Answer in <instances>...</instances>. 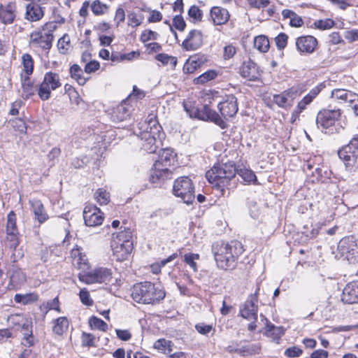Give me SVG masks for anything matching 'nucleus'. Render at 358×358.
Wrapping results in <instances>:
<instances>
[{
	"mask_svg": "<svg viewBox=\"0 0 358 358\" xmlns=\"http://www.w3.org/2000/svg\"><path fill=\"white\" fill-rule=\"evenodd\" d=\"M343 303L348 304L358 303V282H350L344 287L341 296Z\"/></svg>",
	"mask_w": 358,
	"mask_h": 358,
	"instance_id": "5701e85b",
	"label": "nucleus"
},
{
	"mask_svg": "<svg viewBox=\"0 0 358 358\" xmlns=\"http://www.w3.org/2000/svg\"><path fill=\"white\" fill-rule=\"evenodd\" d=\"M354 93L355 92L346 90L345 89H334L331 92V97L347 103L348 101L349 100V96H352L351 95H353Z\"/></svg>",
	"mask_w": 358,
	"mask_h": 358,
	"instance_id": "ea45409f",
	"label": "nucleus"
},
{
	"mask_svg": "<svg viewBox=\"0 0 358 358\" xmlns=\"http://www.w3.org/2000/svg\"><path fill=\"white\" fill-rule=\"evenodd\" d=\"M14 300L17 303L28 305L37 301L38 300V295L35 292L16 294L14 296Z\"/></svg>",
	"mask_w": 358,
	"mask_h": 358,
	"instance_id": "473e14b6",
	"label": "nucleus"
},
{
	"mask_svg": "<svg viewBox=\"0 0 358 358\" xmlns=\"http://www.w3.org/2000/svg\"><path fill=\"white\" fill-rule=\"evenodd\" d=\"M199 259V255L195 253H187L184 255V262L189 266L194 271H197V264L196 260Z\"/></svg>",
	"mask_w": 358,
	"mask_h": 358,
	"instance_id": "8fccbe9b",
	"label": "nucleus"
},
{
	"mask_svg": "<svg viewBox=\"0 0 358 358\" xmlns=\"http://www.w3.org/2000/svg\"><path fill=\"white\" fill-rule=\"evenodd\" d=\"M110 247L113 257L117 262L127 259L133 249L132 233L129 229H125L113 234Z\"/></svg>",
	"mask_w": 358,
	"mask_h": 358,
	"instance_id": "20e7f679",
	"label": "nucleus"
},
{
	"mask_svg": "<svg viewBox=\"0 0 358 358\" xmlns=\"http://www.w3.org/2000/svg\"><path fill=\"white\" fill-rule=\"evenodd\" d=\"M340 159L344 162L345 170L355 173L358 169V136H355L350 143L338 152Z\"/></svg>",
	"mask_w": 358,
	"mask_h": 358,
	"instance_id": "6e6552de",
	"label": "nucleus"
},
{
	"mask_svg": "<svg viewBox=\"0 0 358 358\" xmlns=\"http://www.w3.org/2000/svg\"><path fill=\"white\" fill-rule=\"evenodd\" d=\"M303 353L302 349L297 346H292L285 350L284 354L287 357L294 358L300 357Z\"/></svg>",
	"mask_w": 358,
	"mask_h": 358,
	"instance_id": "680f3d73",
	"label": "nucleus"
},
{
	"mask_svg": "<svg viewBox=\"0 0 358 358\" xmlns=\"http://www.w3.org/2000/svg\"><path fill=\"white\" fill-rule=\"evenodd\" d=\"M240 74L243 78L251 81L257 80L260 75L257 64L251 59L243 62L240 67Z\"/></svg>",
	"mask_w": 358,
	"mask_h": 358,
	"instance_id": "412c9836",
	"label": "nucleus"
},
{
	"mask_svg": "<svg viewBox=\"0 0 358 358\" xmlns=\"http://www.w3.org/2000/svg\"><path fill=\"white\" fill-rule=\"evenodd\" d=\"M175 156L173 150L170 149L166 148L160 151L158 159L153 164V170L150 176V181L152 183L170 177L171 173L168 166L173 164Z\"/></svg>",
	"mask_w": 358,
	"mask_h": 358,
	"instance_id": "39448f33",
	"label": "nucleus"
},
{
	"mask_svg": "<svg viewBox=\"0 0 358 358\" xmlns=\"http://www.w3.org/2000/svg\"><path fill=\"white\" fill-rule=\"evenodd\" d=\"M81 302L87 306H92L93 300L90 297L89 291L86 288L81 289L79 293Z\"/></svg>",
	"mask_w": 358,
	"mask_h": 358,
	"instance_id": "13d9d810",
	"label": "nucleus"
},
{
	"mask_svg": "<svg viewBox=\"0 0 358 358\" xmlns=\"http://www.w3.org/2000/svg\"><path fill=\"white\" fill-rule=\"evenodd\" d=\"M94 199L100 205H106L108 203L110 195L106 190L100 188L94 194Z\"/></svg>",
	"mask_w": 358,
	"mask_h": 358,
	"instance_id": "09e8293b",
	"label": "nucleus"
},
{
	"mask_svg": "<svg viewBox=\"0 0 358 358\" xmlns=\"http://www.w3.org/2000/svg\"><path fill=\"white\" fill-rule=\"evenodd\" d=\"M19 232L18 231H6L5 238V244L6 247L12 250H15L19 245Z\"/></svg>",
	"mask_w": 358,
	"mask_h": 358,
	"instance_id": "58836bf2",
	"label": "nucleus"
},
{
	"mask_svg": "<svg viewBox=\"0 0 358 358\" xmlns=\"http://www.w3.org/2000/svg\"><path fill=\"white\" fill-rule=\"evenodd\" d=\"M320 91V89L317 87L311 90L309 93L306 94L303 98V99L298 103V105L294 113L297 115L301 113L304 109H306V106L310 104L313 100L318 95Z\"/></svg>",
	"mask_w": 358,
	"mask_h": 358,
	"instance_id": "c756f323",
	"label": "nucleus"
},
{
	"mask_svg": "<svg viewBox=\"0 0 358 358\" xmlns=\"http://www.w3.org/2000/svg\"><path fill=\"white\" fill-rule=\"evenodd\" d=\"M217 74L215 71L209 70L202 73L194 80L195 84H204L210 80L215 79Z\"/></svg>",
	"mask_w": 358,
	"mask_h": 358,
	"instance_id": "c03bdc74",
	"label": "nucleus"
},
{
	"mask_svg": "<svg viewBox=\"0 0 358 358\" xmlns=\"http://www.w3.org/2000/svg\"><path fill=\"white\" fill-rule=\"evenodd\" d=\"M203 43V36L201 31L192 29L188 33L181 46L186 51H194L200 48Z\"/></svg>",
	"mask_w": 358,
	"mask_h": 358,
	"instance_id": "a211bd4d",
	"label": "nucleus"
},
{
	"mask_svg": "<svg viewBox=\"0 0 358 358\" xmlns=\"http://www.w3.org/2000/svg\"><path fill=\"white\" fill-rule=\"evenodd\" d=\"M352 96H349V100L348 101L347 107L352 110L355 115H358V94L354 93Z\"/></svg>",
	"mask_w": 358,
	"mask_h": 358,
	"instance_id": "6e6d98bb",
	"label": "nucleus"
},
{
	"mask_svg": "<svg viewBox=\"0 0 358 358\" xmlns=\"http://www.w3.org/2000/svg\"><path fill=\"white\" fill-rule=\"evenodd\" d=\"M203 62L202 57H199L197 55L191 57L187 62L185 64L183 69L188 73H193L201 64Z\"/></svg>",
	"mask_w": 358,
	"mask_h": 358,
	"instance_id": "f704fd0d",
	"label": "nucleus"
},
{
	"mask_svg": "<svg viewBox=\"0 0 358 358\" xmlns=\"http://www.w3.org/2000/svg\"><path fill=\"white\" fill-rule=\"evenodd\" d=\"M238 174L245 182L256 183L257 178L255 173L246 168L236 169V174Z\"/></svg>",
	"mask_w": 358,
	"mask_h": 358,
	"instance_id": "c9c22d12",
	"label": "nucleus"
},
{
	"mask_svg": "<svg viewBox=\"0 0 358 358\" xmlns=\"http://www.w3.org/2000/svg\"><path fill=\"white\" fill-rule=\"evenodd\" d=\"M57 47L61 53L66 54L67 52L71 48L70 37L68 34H64L58 40Z\"/></svg>",
	"mask_w": 358,
	"mask_h": 358,
	"instance_id": "49530a36",
	"label": "nucleus"
},
{
	"mask_svg": "<svg viewBox=\"0 0 358 358\" xmlns=\"http://www.w3.org/2000/svg\"><path fill=\"white\" fill-rule=\"evenodd\" d=\"M128 19V25L136 27L139 26L143 20V17L141 15H138L135 13H130L127 15Z\"/></svg>",
	"mask_w": 358,
	"mask_h": 358,
	"instance_id": "4d7b16f0",
	"label": "nucleus"
},
{
	"mask_svg": "<svg viewBox=\"0 0 358 358\" xmlns=\"http://www.w3.org/2000/svg\"><path fill=\"white\" fill-rule=\"evenodd\" d=\"M236 176V167L231 163L217 164L206 173L208 181L222 191Z\"/></svg>",
	"mask_w": 358,
	"mask_h": 358,
	"instance_id": "7ed1b4c3",
	"label": "nucleus"
},
{
	"mask_svg": "<svg viewBox=\"0 0 358 358\" xmlns=\"http://www.w3.org/2000/svg\"><path fill=\"white\" fill-rule=\"evenodd\" d=\"M195 329L200 334L208 336L213 330V326L205 323H199L195 325Z\"/></svg>",
	"mask_w": 358,
	"mask_h": 358,
	"instance_id": "0e129e2a",
	"label": "nucleus"
},
{
	"mask_svg": "<svg viewBox=\"0 0 358 358\" xmlns=\"http://www.w3.org/2000/svg\"><path fill=\"white\" fill-rule=\"evenodd\" d=\"M243 250V245L238 241H231L230 243L217 241L212 246V251L217 266L224 270L236 266L238 257Z\"/></svg>",
	"mask_w": 358,
	"mask_h": 358,
	"instance_id": "f257e3e1",
	"label": "nucleus"
},
{
	"mask_svg": "<svg viewBox=\"0 0 358 358\" xmlns=\"http://www.w3.org/2000/svg\"><path fill=\"white\" fill-rule=\"evenodd\" d=\"M71 76L77 80L80 85H83L86 83V79L83 76V70L78 64H73L70 68Z\"/></svg>",
	"mask_w": 358,
	"mask_h": 358,
	"instance_id": "37998d69",
	"label": "nucleus"
},
{
	"mask_svg": "<svg viewBox=\"0 0 358 358\" xmlns=\"http://www.w3.org/2000/svg\"><path fill=\"white\" fill-rule=\"evenodd\" d=\"M89 323L92 329H99L102 331H107L108 324L103 320L95 316L90 318Z\"/></svg>",
	"mask_w": 358,
	"mask_h": 358,
	"instance_id": "a18cd8bd",
	"label": "nucleus"
},
{
	"mask_svg": "<svg viewBox=\"0 0 358 358\" xmlns=\"http://www.w3.org/2000/svg\"><path fill=\"white\" fill-rule=\"evenodd\" d=\"M322 227L320 224H307L303 227L302 234L308 238H315L319 234Z\"/></svg>",
	"mask_w": 358,
	"mask_h": 358,
	"instance_id": "e433bc0d",
	"label": "nucleus"
},
{
	"mask_svg": "<svg viewBox=\"0 0 358 358\" xmlns=\"http://www.w3.org/2000/svg\"><path fill=\"white\" fill-rule=\"evenodd\" d=\"M299 92L296 90L291 88L284 91L281 94L273 95V102L280 108H290L294 101L298 97Z\"/></svg>",
	"mask_w": 358,
	"mask_h": 358,
	"instance_id": "6ab92c4d",
	"label": "nucleus"
},
{
	"mask_svg": "<svg viewBox=\"0 0 358 358\" xmlns=\"http://www.w3.org/2000/svg\"><path fill=\"white\" fill-rule=\"evenodd\" d=\"M29 203L35 215V218L40 223H43L48 220V215L45 213L43 204L40 200L34 199L30 201Z\"/></svg>",
	"mask_w": 358,
	"mask_h": 358,
	"instance_id": "cd10ccee",
	"label": "nucleus"
},
{
	"mask_svg": "<svg viewBox=\"0 0 358 358\" xmlns=\"http://www.w3.org/2000/svg\"><path fill=\"white\" fill-rule=\"evenodd\" d=\"M22 64L26 74L25 76H29L32 74L34 71V60L29 54L25 53L22 56Z\"/></svg>",
	"mask_w": 358,
	"mask_h": 358,
	"instance_id": "79ce46f5",
	"label": "nucleus"
},
{
	"mask_svg": "<svg viewBox=\"0 0 358 358\" xmlns=\"http://www.w3.org/2000/svg\"><path fill=\"white\" fill-rule=\"evenodd\" d=\"M13 127L21 133L26 132L27 127L25 122L22 119H15L11 121Z\"/></svg>",
	"mask_w": 358,
	"mask_h": 358,
	"instance_id": "774afa93",
	"label": "nucleus"
},
{
	"mask_svg": "<svg viewBox=\"0 0 358 358\" xmlns=\"http://www.w3.org/2000/svg\"><path fill=\"white\" fill-rule=\"evenodd\" d=\"M10 273V283L14 288H18L25 282L26 275L22 269L13 266Z\"/></svg>",
	"mask_w": 358,
	"mask_h": 358,
	"instance_id": "c85d7f7f",
	"label": "nucleus"
},
{
	"mask_svg": "<svg viewBox=\"0 0 358 358\" xmlns=\"http://www.w3.org/2000/svg\"><path fill=\"white\" fill-rule=\"evenodd\" d=\"M155 59L162 62L164 65L170 64L172 66H176L177 64V58L173 56H170L165 53H160L155 56Z\"/></svg>",
	"mask_w": 358,
	"mask_h": 358,
	"instance_id": "de8ad7c7",
	"label": "nucleus"
},
{
	"mask_svg": "<svg viewBox=\"0 0 358 358\" xmlns=\"http://www.w3.org/2000/svg\"><path fill=\"white\" fill-rule=\"evenodd\" d=\"M334 21L329 18L316 20L314 22L315 27L321 30L331 29L334 26Z\"/></svg>",
	"mask_w": 358,
	"mask_h": 358,
	"instance_id": "864d4df0",
	"label": "nucleus"
},
{
	"mask_svg": "<svg viewBox=\"0 0 358 358\" xmlns=\"http://www.w3.org/2000/svg\"><path fill=\"white\" fill-rule=\"evenodd\" d=\"M53 332L59 336H62L67 331L69 326V321L66 317H59L53 320Z\"/></svg>",
	"mask_w": 358,
	"mask_h": 358,
	"instance_id": "7c9ffc66",
	"label": "nucleus"
},
{
	"mask_svg": "<svg viewBox=\"0 0 358 358\" xmlns=\"http://www.w3.org/2000/svg\"><path fill=\"white\" fill-rule=\"evenodd\" d=\"M15 4L11 3L6 6H0V22L4 24L13 23L15 18Z\"/></svg>",
	"mask_w": 358,
	"mask_h": 358,
	"instance_id": "a878e982",
	"label": "nucleus"
},
{
	"mask_svg": "<svg viewBox=\"0 0 358 358\" xmlns=\"http://www.w3.org/2000/svg\"><path fill=\"white\" fill-rule=\"evenodd\" d=\"M17 217L14 211L11 210L7 215L6 231H18L16 225Z\"/></svg>",
	"mask_w": 358,
	"mask_h": 358,
	"instance_id": "3c124183",
	"label": "nucleus"
},
{
	"mask_svg": "<svg viewBox=\"0 0 358 358\" xmlns=\"http://www.w3.org/2000/svg\"><path fill=\"white\" fill-rule=\"evenodd\" d=\"M188 15L194 22L201 21L203 12L196 6H192L188 10Z\"/></svg>",
	"mask_w": 358,
	"mask_h": 358,
	"instance_id": "5fc2aeb1",
	"label": "nucleus"
},
{
	"mask_svg": "<svg viewBox=\"0 0 358 358\" xmlns=\"http://www.w3.org/2000/svg\"><path fill=\"white\" fill-rule=\"evenodd\" d=\"M83 219L87 226L96 227L102 224L103 214L96 206L88 205L84 208Z\"/></svg>",
	"mask_w": 358,
	"mask_h": 358,
	"instance_id": "f3484780",
	"label": "nucleus"
},
{
	"mask_svg": "<svg viewBox=\"0 0 358 358\" xmlns=\"http://www.w3.org/2000/svg\"><path fill=\"white\" fill-rule=\"evenodd\" d=\"M210 15L215 25L226 24L229 19V11L222 7L214 6L210 9Z\"/></svg>",
	"mask_w": 358,
	"mask_h": 358,
	"instance_id": "b1692460",
	"label": "nucleus"
},
{
	"mask_svg": "<svg viewBox=\"0 0 358 358\" xmlns=\"http://www.w3.org/2000/svg\"><path fill=\"white\" fill-rule=\"evenodd\" d=\"M341 116L340 109L323 110L318 113L316 118L317 127L328 129L334 126Z\"/></svg>",
	"mask_w": 358,
	"mask_h": 358,
	"instance_id": "4468645a",
	"label": "nucleus"
},
{
	"mask_svg": "<svg viewBox=\"0 0 358 358\" xmlns=\"http://www.w3.org/2000/svg\"><path fill=\"white\" fill-rule=\"evenodd\" d=\"M259 289L258 288L255 294L250 295L248 300L245 302L243 307L241 309V316L248 320L256 321L257 320V292Z\"/></svg>",
	"mask_w": 358,
	"mask_h": 358,
	"instance_id": "dca6fc26",
	"label": "nucleus"
},
{
	"mask_svg": "<svg viewBox=\"0 0 358 358\" xmlns=\"http://www.w3.org/2000/svg\"><path fill=\"white\" fill-rule=\"evenodd\" d=\"M130 116L129 106L126 102H122L121 104L115 107L111 113V120L113 122H119L126 120Z\"/></svg>",
	"mask_w": 358,
	"mask_h": 358,
	"instance_id": "393cba45",
	"label": "nucleus"
},
{
	"mask_svg": "<svg viewBox=\"0 0 358 358\" xmlns=\"http://www.w3.org/2000/svg\"><path fill=\"white\" fill-rule=\"evenodd\" d=\"M44 16V8L35 1H31L26 6L24 18L29 22H37Z\"/></svg>",
	"mask_w": 358,
	"mask_h": 358,
	"instance_id": "4be33fe9",
	"label": "nucleus"
},
{
	"mask_svg": "<svg viewBox=\"0 0 358 358\" xmlns=\"http://www.w3.org/2000/svg\"><path fill=\"white\" fill-rule=\"evenodd\" d=\"M21 96L23 99H27L34 94L37 90L34 86V83L28 76H23L21 75Z\"/></svg>",
	"mask_w": 358,
	"mask_h": 358,
	"instance_id": "bb28decb",
	"label": "nucleus"
},
{
	"mask_svg": "<svg viewBox=\"0 0 358 358\" xmlns=\"http://www.w3.org/2000/svg\"><path fill=\"white\" fill-rule=\"evenodd\" d=\"M254 47L261 52H266L270 47L268 38L264 35L256 36L254 39Z\"/></svg>",
	"mask_w": 358,
	"mask_h": 358,
	"instance_id": "4c0bfd02",
	"label": "nucleus"
},
{
	"mask_svg": "<svg viewBox=\"0 0 358 358\" xmlns=\"http://www.w3.org/2000/svg\"><path fill=\"white\" fill-rule=\"evenodd\" d=\"M173 25L178 31H182L185 29L186 23L183 17L180 15H178L175 16L173 19Z\"/></svg>",
	"mask_w": 358,
	"mask_h": 358,
	"instance_id": "338daca9",
	"label": "nucleus"
},
{
	"mask_svg": "<svg viewBox=\"0 0 358 358\" xmlns=\"http://www.w3.org/2000/svg\"><path fill=\"white\" fill-rule=\"evenodd\" d=\"M57 29L54 22H46L41 29L35 30L30 34V45L40 48L44 50H49L52 45V32Z\"/></svg>",
	"mask_w": 358,
	"mask_h": 358,
	"instance_id": "0eeeda50",
	"label": "nucleus"
},
{
	"mask_svg": "<svg viewBox=\"0 0 358 358\" xmlns=\"http://www.w3.org/2000/svg\"><path fill=\"white\" fill-rule=\"evenodd\" d=\"M338 250L350 263L358 262V240L354 236L342 238L338 245Z\"/></svg>",
	"mask_w": 358,
	"mask_h": 358,
	"instance_id": "f8f14e48",
	"label": "nucleus"
},
{
	"mask_svg": "<svg viewBox=\"0 0 358 358\" xmlns=\"http://www.w3.org/2000/svg\"><path fill=\"white\" fill-rule=\"evenodd\" d=\"M107 9V5L99 0H95L91 4V10L95 15H103Z\"/></svg>",
	"mask_w": 358,
	"mask_h": 358,
	"instance_id": "603ef678",
	"label": "nucleus"
},
{
	"mask_svg": "<svg viewBox=\"0 0 358 358\" xmlns=\"http://www.w3.org/2000/svg\"><path fill=\"white\" fill-rule=\"evenodd\" d=\"M266 321V334L272 336L274 339L279 338L284 334V330L281 327H275L263 315H260Z\"/></svg>",
	"mask_w": 358,
	"mask_h": 358,
	"instance_id": "72a5a7b5",
	"label": "nucleus"
},
{
	"mask_svg": "<svg viewBox=\"0 0 358 358\" xmlns=\"http://www.w3.org/2000/svg\"><path fill=\"white\" fill-rule=\"evenodd\" d=\"M260 351V346L259 344H250L242 346V355L257 354Z\"/></svg>",
	"mask_w": 358,
	"mask_h": 358,
	"instance_id": "052dcab7",
	"label": "nucleus"
},
{
	"mask_svg": "<svg viewBox=\"0 0 358 358\" xmlns=\"http://www.w3.org/2000/svg\"><path fill=\"white\" fill-rule=\"evenodd\" d=\"M173 343L171 341L165 338H160L154 343V348L158 350L164 351L166 353H170L173 350Z\"/></svg>",
	"mask_w": 358,
	"mask_h": 358,
	"instance_id": "a19ab883",
	"label": "nucleus"
},
{
	"mask_svg": "<svg viewBox=\"0 0 358 358\" xmlns=\"http://www.w3.org/2000/svg\"><path fill=\"white\" fill-rule=\"evenodd\" d=\"M112 278V270L106 267H97L79 275V280L88 285L94 283L107 285L111 282Z\"/></svg>",
	"mask_w": 358,
	"mask_h": 358,
	"instance_id": "9d476101",
	"label": "nucleus"
},
{
	"mask_svg": "<svg viewBox=\"0 0 358 358\" xmlns=\"http://www.w3.org/2000/svg\"><path fill=\"white\" fill-rule=\"evenodd\" d=\"M165 295L164 289L148 281L134 285L131 291L132 299L138 303H155L162 300Z\"/></svg>",
	"mask_w": 358,
	"mask_h": 358,
	"instance_id": "f03ea898",
	"label": "nucleus"
},
{
	"mask_svg": "<svg viewBox=\"0 0 358 358\" xmlns=\"http://www.w3.org/2000/svg\"><path fill=\"white\" fill-rule=\"evenodd\" d=\"M288 36L284 33L279 34L275 38L276 45L278 49H284L287 44Z\"/></svg>",
	"mask_w": 358,
	"mask_h": 358,
	"instance_id": "69168bd1",
	"label": "nucleus"
},
{
	"mask_svg": "<svg viewBox=\"0 0 358 358\" xmlns=\"http://www.w3.org/2000/svg\"><path fill=\"white\" fill-rule=\"evenodd\" d=\"M317 40L313 36L307 35L298 37L296 40V47L302 54H312L317 45Z\"/></svg>",
	"mask_w": 358,
	"mask_h": 358,
	"instance_id": "aec40b11",
	"label": "nucleus"
},
{
	"mask_svg": "<svg viewBox=\"0 0 358 358\" xmlns=\"http://www.w3.org/2000/svg\"><path fill=\"white\" fill-rule=\"evenodd\" d=\"M159 38V34L150 29L144 30L141 35V40L145 43L150 40H157Z\"/></svg>",
	"mask_w": 358,
	"mask_h": 358,
	"instance_id": "bf43d9fd",
	"label": "nucleus"
},
{
	"mask_svg": "<svg viewBox=\"0 0 358 358\" xmlns=\"http://www.w3.org/2000/svg\"><path fill=\"white\" fill-rule=\"evenodd\" d=\"M282 15L285 19H289V25L292 27H300L303 24L302 18L291 10L284 9Z\"/></svg>",
	"mask_w": 358,
	"mask_h": 358,
	"instance_id": "2f4dec72",
	"label": "nucleus"
},
{
	"mask_svg": "<svg viewBox=\"0 0 358 358\" xmlns=\"http://www.w3.org/2000/svg\"><path fill=\"white\" fill-rule=\"evenodd\" d=\"M182 106L185 112L192 118L210 121L219 126L221 129L227 127V122L216 111L213 110L208 105H204L201 110L196 108L191 101H183Z\"/></svg>",
	"mask_w": 358,
	"mask_h": 358,
	"instance_id": "423d86ee",
	"label": "nucleus"
},
{
	"mask_svg": "<svg viewBox=\"0 0 358 358\" xmlns=\"http://www.w3.org/2000/svg\"><path fill=\"white\" fill-rule=\"evenodd\" d=\"M217 108L225 120L233 117L238 110L237 99L233 94H229L218 103Z\"/></svg>",
	"mask_w": 358,
	"mask_h": 358,
	"instance_id": "2eb2a0df",
	"label": "nucleus"
},
{
	"mask_svg": "<svg viewBox=\"0 0 358 358\" xmlns=\"http://www.w3.org/2000/svg\"><path fill=\"white\" fill-rule=\"evenodd\" d=\"M173 192L176 196L181 198L187 204L192 203L195 199L194 186L187 176H182L175 180Z\"/></svg>",
	"mask_w": 358,
	"mask_h": 358,
	"instance_id": "1a4fd4ad",
	"label": "nucleus"
},
{
	"mask_svg": "<svg viewBox=\"0 0 358 358\" xmlns=\"http://www.w3.org/2000/svg\"><path fill=\"white\" fill-rule=\"evenodd\" d=\"M151 124L150 131L143 134L144 141L142 143V148L148 153H155L158 148L156 135L160 139L161 134L159 131L162 127L156 121H150L149 124Z\"/></svg>",
	"mask_w": 358,
	"mask_h": 358,
	"instance_id": "ddd939ff",
	"label": "nucleus"
},
{
	"mask_svg": "<svg viewBox=\"0 0 358 358\" xmlns=\"http://www.w3.org/2000/svg\"><path fill=\"white\" fill-rule=\"evenodd\" d=\"M81 338L83 347H92L95 345V338L92 334L83 332Z\"/></svg>",
	"mask_w": 358,
	"mask_h": 358,
	"instance_id": "e2e57ef3",
	"label": "nucleus"
},
{
	"mask_svg": "<svg viewBox=\"0 0 358 358\" xmlns=\"http://www.w3.org/2000/svg\"><path fill=\"white\" fill-rule=\"evenodd\" d=\"M62 86L58 73L49 71L45 73L43 80L38 86V95L43 101L50 98L51 92Z\"/></svg>",
	"mask_w": 358,
	"mask_h": 358,
	"instance_id": "9b49d317",
	"label": "nucleus"
}]
</instances>
